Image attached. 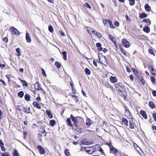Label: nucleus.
<instances>
[{
	"label": "nucleus",
	"instance_id": "obj_1",
	"mask_svg": "<svg viewBox=\"0 0 156 156\" xmlns=\"http://www.w3.org/2000/svg\"><path fill=\"white\" fill-rule=\"evenodd\" d=\"M98 57L99 58V60L98 61L97 60V62L98 63L99 62H100L101 64L105 65L106 66H107V61L106 57L105 56H100L98 55Z\"/></svg>",
	"mask_w": 156,
	"mask_h": 156
},
{
	"label": "nucleus",
	"instance_id": "obj_2",
	"mask_svg": "<svg viewBox=\"0 0 156 156\" xmlns=\"http://www.w3.org/2000/svg\"><path fill=\"white\" fill-rule=\"evenodd\" d=\"M70 118L72 120L74 123V125L76 127H77V123L78 122V119H80V117L79 116L74 117L73 115H70Z\"/></svg>",
	"mask_w": 156,
	"mask_h": 156
},
{
	"label": "nucleus",
	"instance_id": "obj_3",
	"mask_svg": "<svg viewBox=\"0 0 156 156\" xmlns=\"http://www.w3.org/2000/svg\"><path fill=\"white\" fill-rule=\"evenodd\" d=\"M10 30L12 35H15L18 36L20 34V33L19 31L13 27H11L10 28Z\"/></svg>",
	"mask_w": 156,
	"mask_h": 156
},
{
	"label": "nucleus",
	"instance_id": "obj_4",
	"mask_svg": "<svg viewBox=\"0 0 156 156\" xmlns=\"http://www.w3.org/2000/svg\"><path fill=\"white\" fill-rule=\"evenodd\" d=\"M125 115L128 119H132L133 116L131 115L128 108H125Z\"/></svg>",
	"mask_w": 156,
	"mask_h": 156
},
{
	"label": "nucleus",
	"instance_id": "obj_5",
	"mask_svg": "<svg viewBox=\"0 0 156 156\" xmlns=\"http://www.w3.org/2000/svg\"><path fill=\"white\" fill-rule=\"evenodd\" d=\"M122 44L125 48H128L130 46L129 43L125 39L123 38L122 40Z\"/></svg>",
	"mask_w": 156,
	"mask_h": 156
},
{
	"label": "nucleus",
	"instance_id": "obj_6",
	"mask_svg": "<svg viewBox=\"0 0 156 156\" xmlns=\"http://www.w3.org/2000/svg\"><path fill=\"white\" fill-rule=\"evenodd\" d=\"M37 148L38 149L40 154H43L45 153V150L44 148L39 145L37 146Z\"/></svg>",
	"mask_w": 156,
	"mask_h": 156
},
{
	"label": "nucleus",
	"instance_id": "obj_7",
	"mask_svg": "<svg viewBox=\"0 0 156 156\" xmlns=\"http://www.w3.org/2000/svg\"><path fill=\"white\" fill-rule=\"evenodd\" d=\"M110 151L114 154H117L118 152L117 150L112 146H110Z\"/></svg>",
	"mask_w": 156,
	"mask_h": 156
},
{
	"label": "nucleus",
	"instance_id": "obj_8",
	"mask_svg": "<svg viewBox=\"0 0 156 156\" xmlns=\"http://www.w3.org/2000/svg\"><path fill=\"white\" fill-rule=\"evenodd\" d=\"M26 39L27 42L28 43H30L31 41L30 34L27 32V31L26 32Z\"/></svg>",
	"mask_w": 156,
	"mask_h": 156
},
{
	"label": "nucleus",
	"instance_id": "obj_9",
	"mask_svg": "<svg viewBox=\"0 0 156 156\" xmlns=\"http://www.w3.org/2000/svg\"><path fill=\"white\" fill-rule=\"evenodd\" d=\"M34 86L36 89L39 90H42L41 87V85L39 83L38 81H37L36 83L34 84Z\"/></svg>",
	"mask_w": 156,
	"mask_h": 156
},
{
	"label": "nucleus",
	"instance_id": "obj_10",
	"mask_svg": "<svg viewBox=\"0 0 156 156\" xmlns=\"http://www.w3.org/2000/svg\"><path fill=\"white\" fill-rule=\"evenodd\" d=\"M122 124H124L126 126H128V121L125 118H122Z\"/></svg>",
	"mask_w": 156,
	"mask_h": 156
},
{
	"label": "nucleus",
	"instance_id": "obj_11",
	"mask_svg": "<svg viewBox=\"0 0 156 156\" xmlns=\"http://www.w3.org/2000/svg\"><path fill=\"white\" fill-rule=\"evenodd\" d=\"M109 79L110 81L112 83H115L117 81V79L115 77L111 76Z\"/></svg>",
	"mask_w": 156,
	"mask_h": 156
},
{
	"label": "nucleus",
	"instance_id": "obj_12",
	"mask_svg": "<svg viewBox=\"0 0 156 156\" xmlns=\"http://www.w3.org/2000/svg\"><path fill=\"white\" fill-rule=\"evenodd\" d=\"M140 113L141 115L145 119H147V116L145 112L141 110L140 112Z\"/></svg>",
	"mask_w": 156,
	"mask_h": 156
},
{
	"label": "nucleus",
	"instance_id": "obj_13",
	"mask_svg": "<svg viewBox=\"0 0 156 156\" xmlns=\"http://www.w3.org/2000/svg\"><path fill=\"white\" fill-rule=\"evenodd\" d=\"M103 22L104 24V25L105 26L106 25H109V22H110L111 21L108 20L107 19H103Z\"/></svg>",
	"mask_w": 156,
	"mask_h": 156
},
{
	"label": "nucleus",
	"instance_id": "obj_14",
	"mask_svg": "<svg viewBox=\"0 0 156 156\" xmlns=\"http://www.w3.org/2000/svg\"><path fill=\"white\" fill-rule=\"evenodd\" d=\"M22 109L24 112H26L27 114L30 113V108H26L25 107H23Z\"/></svg>",
	"mask_w": 156,
	"mask_h": 156
},
{
	"label": "nucleus",
	"instance_id": "obj_15",
	"mask_svg": "<svg viewBox=\"0 0 156 156\" xmlns=\"http://www.w3.org/2000/svg\"><path fill=\"white\" fill-rule=\"evenodd\" d=\"M33 104L35 107L39 109H40L41 108V107L40 105L36 102H33Z\"/></svg>",
	"mask_w": 156,
	"mask_h": 156
},
{
	"label": "nucleus",
	"instance_id": "obj_16",
	"mask_svg": "<svg viewBox=\"0 0 156 156\" xmlns=\"http://www.w3.org/2000/svg\"><path fill=\"white\" fill-rule=\"evenodd\" d=\"M131 120L129 121V127L132 129H133L134 127V124L133 122L132 119Z\"/></svg>",
	"mask_w": 156,
	"mask_h": 156
},
{
	"label": "nucleus",
	"instance_id": "obj_17",
	"mask_svg": "<svg viewBox=\"0 0 156 156\" xmlns=\"http://www.w3.org/2000/svg\"><path fill=\"white\" fill-rule=\"evenodd\" d=\"M142 22H143L146 23H147V25H150L151 23V21L148 19L143 20H142Z\"/></svg>",
	"mask_w": 156,
	"mask_h": 156
},
{
	"label": "nucleus",
	"instance_id": "obj_18",
	"mask_svg": "<svg viewBox=\"0 0 156 156\" xmlns=\"http://www.w3.org/2000/svg\"><path fill=\"white\" fill-rule=\"evenodd\" d=\"M133 146L137 151L140 153V151H141V148L136 144H134Z\"/></svg>",
	"mask_w": 156,
	"mask_h": 156
},
{
	"label": "nucleus",
	"instance_id": "obj_19",
	"mask_svg": "<svg viewBox=\"0 0 156 156\" xmlns=\"http://www.w3.org/2000/svg\"><path fill=\"white\" fill-rule=\"evenodd\" d=\"M87 30L89 33L90 35H92L93 34H94L96 32L95 30L93 29H91L90 30Z\"/></svg>",
	"mask_w": 156,
	"mask_h": 156
},
{
	"label": "nucleus",
	"instance_id": "obj_20",
	"mask_svg": "<svg viewBox=\"0 0 156 156\" xmlns=\"http://www.w3.org/2000/svg\"><path fill=\"white\" fill-rule=\"evenodd\" d=\"M66 123L68 125L70 126L71 127L73 126V125L72 124L70 121V118H67L66 120Z\"/></svg>",
	"mask_w": 156,
	"mask_h": 156
},
{
	"label": "nucleus",
	"instance_id": "obj_21",
	"mask_svg": "<svg viewBox=\"0 0 156 156\" xmlns=\"http://www.w3.org/2000/svg\"><path fill=\"white\" fill-rule=\"evenodd\" d=\"M46 113L48 115L50 118L51 119L52 118V115L50 111L48 110H46Z\"/></svg>",
	"mask_w": 156,
	"mask_h": 156
},
{
	"label": "nucleus",
	"instance_id": "obj_22",
	"mask_svg": "<svg viewBox=\"0 0 156 156\" xmlns=\"http://www.w3.org/2000/svg\"><path fill=\"white\" fill-rule=\"evenodd\" d=\"M143 30L145 32L148 33L150 32V29L148 27L146 26L143 28Z\"/></svg>",
	"mask_w": 156,
	"mask_h": 156
},
{
	"label": "nucleus",
	"instance_id": "obj_23",
	"mask_svg": "<svg viewBox=\"0 0 156 156\" xmlns=\"http://www.w3.org/2000/svg\"><path fill=\"white\" fill-rule=\"evenodd\" d=\"M145 10L148 12L150 11H151V9L150 7L148 4H145Z\"/></svg>",
	"mask_w": 156,
	"mask_h": 156
},
{
	"label": "nucleus",
	"instance_id": "obj_24",
	"mask_svg": "<svg viewBox=\"0 0 156 156\" xmlns=\"http://www.w3.org/2000/svg\"><path fill=\"white\" fill-rule=\"evenodd\" d=\"M13 156H20L18 151L16 149H15L13 152Z\"/></svg>",
	"mask_w": 156,
	"mask_h": 156
},
{
	"label": "nucleus",
	"instance_id": "obj_25",
	"mask_svg": "<svg viewBox=\"0 0 156 156\" xmlns=\"http://www.w3.org/2000/svg\"><path fill=\"white\" fill-rule=\"evenodd\" d=\"M55 65L57 68H59L61 67L62 64L60 62H55Z\"/></svg>",
	"mask_w": 156,
	"mask_h": 156
},
{
	"label": "nucleus",
	"instance_id": "obj_26",
	"mask_svg": "<svg viewBox=\"0 0 156 156\" xmlns=\"http://www.w3.org/2000/svg\"><path fill=\"white\" fill-rule=\"evenodd\" d=\"M62 53L63 55V58L66 61L67 60V55L66 52V51H63L62 52Z\"/></svg>",
	"mask_w": 156,
	"mask_h": 156
},
{
	"label": "nucleus",
	"instance_id": "obj_27",
	"mask_svg": "<svg viewBox=\"0 0 156 156\" xmlns=\"http://www.w3.org/2000/svg\"><path fill=\"white\" fill-rule=\"evenodd\" d=\"M92 123V121L91 120L88 119L86 120V124L87 126L90 125Z\"/></svg>",
	"mask_w": 156,
	"mask_h": 156
},
{
	"label": "nucleus",
	"instance_id": "obj_28",
	"mask_svg": "<svg viewBox=\"0 0 156 156\" xmlns=\"http://www.w3.org/2000/svg\"><path fill=\"white\" fill-rule=\"evenodd\" d=\"M147 16V15L144 13H142L140 15V17L141 18H143L146 17Z\"/></svg>",
	"mask_w": 156,
	"mask_h": 156
},
{
	"label": "nucleus",
	"instance_id": "obj_29",
	"mask_svg": "<svg viewBox=\"0 0 156 156\" xmlns=\"http://www.w3.org/2000/svg\"><path fill=\"white\" fill-rule=\"evenodd\" d=\"M149 105L152 108H154L155 107V105L152 102H150L149 103Z\"/></svg>",
	"mask_w": 156,
	"mask_h": 156
},
{
	"label": "nucleus",
	"instance_id": "obj_30",
	"mask_svg": "<svg viewBox=\"0 0 156 156\" xmlns=\"http://www.w3.org/2000/svg\"><path fill=\"white\" fill-rule=\"evenodd\" d=\"M25 98L27 101H29L30 100V97L29 95L26 94L25 96Z\"/></svg>",
	"mask_w": 156,
	"mask_h": 156
},
{
	"label": "nucleus",
	"instance_id": "obj_31",
	"mask_svg": "<svg viewBox=\"0 0 156 156\" xmlns=\"http://www.w3.org/2000/svg\"><path fill=\"white\" fill-rule=\"evenodd\" d=\"M18 95L19 97L21 98H22L23 97L24 95V93L23 91H20L18 93Z\"/></svg>",
	"mask_w": 156,
	"mask_h": 156
},
{
	"label": "nucleus",
	"instance_id": "obj_32",
	"mask_svg": "<svg viewBox=\"0 0 156 156\" xmlns=\"http://www.w3.org/2000/svg\"><path fill=\"white\" fill-rule=\"evenodd\" d=\"M85 72L86 74L88 75H90V71L87 68L85 69Z\"/></svg>",
	"mask_w": 156,
	"mask_h": 156
},
{
	"label": "nucleus",
	"instance_id": "obj_33",
	"mask_svg": "<svg viewBox=\"0 0 156 156\" xmlns=\"http://www.w3.org/2000/svg\"><path fill=\"white\" fill-rule=\"evenodd\" d=\"M21 82L23 84V86H25L26 87L27 86V84L25 80H21Z\"/></svg>",
	"mask_w": 156,
	"mask_h": 156
},
{
	"label": "nucleus",
	"instance_id": "obj_34",
	"mask_svg": "<svg viewBox=\"0 0 156 156\" xmlns=\"http://www.w3.org/2000/svg\"><path fill=\"white\" fill-rule=\"evenodd\" d=\"M55 123V122L53 120H51L50 121V124L51 126H53Z\"/></svg>",
	"mask_w": 156,
	"mask_h": 156
},
{
	"label": "nucleus",
	"instance_id": "obj_35",
	"mask_svg": "<svg viewBox=\"0 0 156 156\" xmlns=\"http://www.w3.org/2000/svg\"><path fill=\"white\" fill-rule=\"evenodd\" d=\"M48 30L51 33H53L54 31L53 28L51 26H50L48 27Z\"/></svg>",
	"mask_w": 156,
	"mask_h": 156
},
{
	"label": "nucleus",
	"instance_id": "obj_36",
	"mask_svg": "<svg viewBox=\"0 0 156 156\" xmlns=\"http://www.w3.org/2000/svg\"><path fill=\"white\" fill-rule=\"evenodd\" d=\"M96 36H97L99 38H100L101 37V34L98 32H96L94 34Z\"/></svg>",
	"mask_w": 156,
	"mask_h": 156
},
{
	"label": "nucleus",
	"instance_id": "obj_37",
	"mask_svg": "<svg viewBox=\"0 0 156 156\" xmlns=\"http://www.w3.org/2000/svg\"><path fill=\"white\" fill-rule=\"evenodd\" d=\"M84 6L85 7H86L87 8L90 9L91 8L90 5H89L87 3H86L84 5Z\"/></svg>",
	"mask_w": 156,
	"mask_h": 156
},
{
	"label": "nucleus",
	"instance_id": "obj_38",
	"mask_svg": "<svg viewBox=\"0 0 156 156\" xmlns=\"http://www.w3.org/2000/svg\"><path fill=\"white\" fill-rule=\"evenodd\" d=\"M108 37L112 42H114V37L111 34L109 35Z\"/></svg>",
	"mask_w": 156,
	"mask_h": 156
},
{
	"label": "nucleus",
	"instance_id": "obj_39",
	"mask_svg": "<svg viewBox=\"0 0 156 156\" xmlns=\"http://www.w3.org/2000/svg\"><path fill=\"white\" fill-rule=\"evenodd\" d=\"M129 4L131 5H133L135 3L134 0H129Z\"/></svg>",
	"mask_w": 156,
	"mask_h": 156
},
{
	"label": "nucleus",
	"instance_id": "obj_40",
	"mask_svg": "<svg viewBox=\"0 0 156 156\" xmlns=\"http://www.w3.org/2000/svg\"><path fill=\"white\" fill-rule=\"evenodd\" d=\"M151 80L153 83H155V79L154 77L151 76Z\"/></svg>",
	"mask_w": 156,
	"mask_h": 156
},
{
	"label": "nucleus",
	"instance_id": "obj_41",
	"mask_svg": "<svg viewBox=\"0 0 156 156\" xmlns=\"http://www.w3.org/2000/svg\"><path fill=\"white\" fill-rule=\"evenodd\" d=\"M69 150L68 149H66L65 150V153L66 155L67 156H69V152L68 151Z\"/></svg>",
	"mask_w": 156,
	"mask_h": 156
},
{
	"label": "nucleus",
	"instance_id": "obj_42",
	"mask_svg": "<svg viewBox=\"0 0 156 156\" xmlns=\"http://www.w3.org/2000/svg\"><path fill=\"white\" fill-rule=\"evenodd\" d=\"M121 51L123 55H124L125 56H126V52L124 49L121 48Z\"/></svg>",
	"mask_w": 156,
	"mask_h": 156
},
{
	"label": "nucleus",
	"instance_id": "obj_43",
	"mask_svg": "<svg viewBox=\"0 0 156 156\" xmlns=\"http://www.w3.org/2000/svg\"><path fill=\"white\" fill-rule=\"evenodd\" d=\"M40 130L41 131L40 132H42L43 133L45 132V130L44 129L43 127H41V129H40Z\"/></svg>",
	"mask_w": 156,
	"mask_h": 156
},
{
	"label": "nucleus",
	"instance_id": "obj_44",
	"mask_svg": "<svg viewBox=\"0 0 156 156\" xmlns=\"http://www.w3.org/2000/svg\"><path fill=\"white\" fill-rule=\"evenodd\" d=\"M109 22V25L110 27L112 28H115V27L113 25L112 21H111L110 22Z\"/></svg>",
	"mask_w": 156,
	"mask_h": 156
},
{
	"label": "nucleus",
	"instance_id": "obj_45",
	"mask_svg": "<svg viewBox=\"0 0 156 156\" xmlns=\"http://www.w3.org/2000/svg\"><path fill=\"white\" fill-rule=\"evenodd\" d=\"M38 138H39V140L40 141H41V137L42 136V135L40 133H39L38 134Z\"/></svg>",
	"mask_w": 156,
	"mask_h": 156
},
{
	"label": "nucleus",
	"instance_id": "obj_46",
	"mask_svg": "<svg viewBox=\"0 0 156 156\" xmlns=\"http://www.w3.org/2000/svg\"><path fill=\"white\" fill-rule=\"evenodd\" d=\"M148 51L149 53H150L151 54H153L154 55V54L153 53V51L151 49H149L148 50Z\"/></svg>",
	"mask_w": 156,
	"mask_h": 156
},
{
	"label": "nucleus",
	"instance_id": "obj_47",
	"mask_svg": "<svg viewBox=\"0 0 156 156\" xmlns=\"http://www.w3.org/2000/svg\"><path fill=\"white\" fill-rule=\"evenodd\" d=\"M153 117L156 122V113H154L153 114Z\"/></svg>",
	"mask_w": 156,
	"mask_h": 156
},
{
	"label": "nucleus",
	"instance_id": "obj_48",
	"mask_svg": "<svg viewBox=\"0 0 156 156\" xmlns=\"http://www.w3.org/2000/svg\"><path fill=\"white\" fill-rule=\"evenodd\" d=\"M41 70L42 71V73L43 75L44 76H46V74L45 73V71L42 68Z\"/></svg>",
	"mask_w": 156,
	"mask_h": 156
},
{
	"label": "nucleus",
	"instance_id": "obj_49",
	"mask_svg": "<svg viewBox=\"0 0 156 156\" xmlns=\"http://www.w3.org/2000/svg\"><path fill=\"white\" fill-rule=\"evenodd\" d=\"M115 25L116 27H118L119 26V23L118 21H115L114 22Z\"/></svg>",
	"mask_w": 156,
	"mask_h": 156
},
{
	"label": "nucleus",
	"instance_id": "obj_50",
	"mask_svg": "<svg viewBox=\"0 0 156 156\" xmlns=\"http://www.w3.org/2000/svg\"><path fill=\"white\" fill-rule=\"evenodd\" d=\"M71 88L73 93L74 94H75V93H76V90L75 89H74V87H72Z\"/></svg>",
	"mask_w": 156,
	"mask_h": 156
},
{
	"label": "nucleus",
	"instance_id": "obj_51",
	"mask_svg": "<svg viewBox=\"0 0 156 156\" xmlns=\"http://www.w3.org/2000/svg\"><path fill=\"white\" fill-rule=\"evenodd\" d=\"M9 154L8 153H5L2 154V156H9Z\"/></svg>",
	"mask_w": 156,
	"mask_h": 156
},
{
	"label": "nucleus",
	"instance_id": "obj_52",
	"mask_svg": "<svg viewBox=\"0 0 156 156\" xmlns=\"http://www.w3.org/2000/svg\"><path fill=\"white\" fill-rule=\"evenodd\" d=\"M96 46L98 48L101 47V44L99 43H98L96 44Z\"/></svg>",
	"mask_w": 156,
	"mask_h": 156
},
{
	"label": "nucleus",
	"instance_id": "obj_53",
	"mask_svg": "<svg viewBox=\"0 0 156 156\" xmlns=\"http://www.w3.org/2000/svg\"><path fill=\"white\" fill-rule=\"evenodd\" d=\"M3 40L4 41L7 42L8 41V39L6 37H4L3 38Z\"/></svg>",
	"mask_w": 156,
	"mask_h": 156
},
{
	"label": "nucleus",
	"instance_id": "obj_54",
	"mask_svg": "<svg viewBox=\"0 0 156 156\" xmlns=\"http://www.w3.org/2000/svg\"><path fill=\"white\" fill-rule=\"evenodd\" d=\"M152 94L154 96L156 97V91L154 90L152 92Z\"/></svg>",
	"mask_w": 156,
	"mask_h": 156
},
{
	"label": "nucleus",
	"instance_id": "obj_55",
	"mask_svg": "<svg viewBox=\"0 0 156 156\" xmlns=\"http://www.w3.org/2000/svg\"><path fill=\"white\" fill-rule=\"evenodd\" d=\"M126 18L127 20L128 21H130L131 20H130V18L129 17V16L127 15H126Z\"/></svg>",
	"mask_w": 156,
	"mask_h": 156
},
{
	"label": "nucleus",
	"instance_id": "obj_56",
	"mask_svg": "<svg viewBox=\"0 0 156 156\" xmlns=\"http://www.w3.org/2000/svg\"><path fill=\"white\" fill-rule=\"evenodd\" d=\"M0 145L1 146H3L4 145V144L2 141L1 140H0Z\"/></svg>",
	"mask_w": 156,
	"mask_h": 156
},
{
	"label": "nucleus",
	"instance_id": "obj_57",
	"mask_svg": "<svg viewBox=\"0 0 156 156\" xmlns=\"http://www.w3.org/2000/svg\"><path fill=\"white\" fill-rule=\"evenodd\" d=\"M60 34L62 36H64L65 34L62 31H59Z\"/></svg>",
	"mask_w": 156,
	"mask_h": 156
},
{
	"label": "nucleus",
	"instance_id": "obj_58",
	"mask_svg": "<svg viewBox=\"0 0 156 156\" xmlns=\"http://www.w3.org/2000/svg\"><path fill=\"white\" fill-rule=\"evenodd\" d=\"M1 149L3 151H5V147L3 146H1Z\"/></svg>",
	"mask_w": 156,
	"mask_h": 156
},
{
	"label": "nucleus",
	"instance_id": "obj_59",
	"mask_svg": "<svg viewBox=\"0 0 156 156\" xmlns=\"http://www.w3.org/2000/svg\"><path fill=\"white\" fill-rule=\"evenodd\" d=\"M16 52L18 53H20V48H16Z\"/></svg>",
	"mask_w": 156,
	"mask_h": 156
},
{
	"label": "nucleus",
	"instance_id": "obj_60",
	"mask_svg": "<svg viewBox=\"0 0 156 156\" xmlns=\"http://www.w3.org/2000/svg\"><path fill=\"white\" fill-rule=\"evenodd\" d=\"M82 92L83 94V95L84 96L86 97V93L84 92V91L83 90H82Z\"/></svg>",
	"mask_w": 156,
	"mask_h": 156
},
{
	"label": "nucleus",
	"instance_id": "obj_61",
	"mask_svg": "<svg viewBox=\"0 0 156 156\" xmlns=\"http://www.w3.org/2000/svg\"><path fill=\"white\" fill-rule=\"evenodd\" d=\"M126 70H127V71L128 72H131V70L129 68H128V66H127L126 67Z\"/></svg>",
	"mask_w": 156,
	"mask_h": 156
},
{
	"label": "nucleus",
	"instance_id": "obj_62",
	"mask_svg": "<svg viewBox=\"0 0 156 156\" xmlns=\"http://www.w3.org/2000/svg\"><path fill=\"white\" fill-rule=\"evenodd\" d=\"M93 64L96 67L97 66V63L94 60L93 62Z\"/></svg>",
	"mask_w": 156,
	"mask_h": 156
},
{
	"label": "nucleus",
	"instance_id": "obj_63",
	"mask_svg": "<svg viewBox=\"0 0 156 156\" xmlns=\"http://www.w3.org/2000/svg\"><path fill=\"white\" fill-rule=\"evenodd\" d=\"M5 67V65L4 64H0V67L4 68Z\"/></svg>",
	"mask_w": 156,
	"mask_h": 156
},
{
	"label": "nucleus",
	"instance_id": "obj_64",
	"mask_svg": "<svg viewBox=\"0 0 156 156\" xmlns=\"http://www.w3.org/2000/svg\"><path fill=\"white\" fill-rule=\"evenodd\" d=\"M152 74H153L154 76H156V70H155L154 71L152 72Z\"/></svg>",
	"mask_w": 156,
	"mask_h": 156
}]
</instances>
